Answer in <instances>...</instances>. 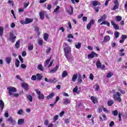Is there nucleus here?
I'll use <instances>...</instances> for the list:
<instances>
[{
    "mask_svg": "<svg viewBox=\"0 0 127 127\" xmlns=\"http://www.w3.org/2000/svg\"><path fill=\"white\" fill-rule=\"evenodd\" d=\"M106 18H107V15H106V14H104L101 16L100 19L98 20V22H102V21H105Z\"/></svg>",
    "mask_w": 127,
    "mask_h": 127,
    "instance_id": "10",
    "label": "nucleus"
},
{
    "mask_svg": "<svg viewBox=\"0 0 127 127\" xmlns=\"http://www.w3.org/2000/svg\"><path fill=\"white\" fill-rule=\"evenodd\" d=\"M112 114L113 115L115 116V117H117V116H118L119 113L118 112V111L117 110H115L112 112Z\"/></svg>",
    "mask_w": 127,
    "mask_h": 127,
    "instance_id": "41",
    "label": "nucleus"
},
{
    "mask_svg": "<svg viewBox=\"0 0 127 127\" xmlns=\"http://www.w3.org/2000/svg\"><path fill=\"white\" fill-rule=\"evenodd\" d=\"M102 66V64L101 63V61H100L99 60H98L96 62V67L98 69H99V68H101Z\"/></svg>",
    "mask_w": 127,
    "mask_h": 127,
    "instance_id": "20",
    "label": "nucleus"
},
{
    "mask_svg": "<svg viewBox=\"0 0 127 127\" xmlns=\"http://www.w3.org/2000/svg\"><path fill=\"white\" fill-rule=\"evenodd\" d=\"M22 56L23 57H25L26 56V51H23L22 53Z\"/></svg>",
    "mask_w": 127,
    "mask_h": 127,
    "instance_id": "62",
    "label": "nucleus"
},
{
    "mask_svg": "<svg viewBox=\"0 0 127 127\" xmlns=\"http://www.w3.org/2000/svg\"><path fill=\"white\" fill-rule=\"evenodd\" d=\"M88 58H94V57H98V54L94 52H92L91 54L88 55Z\"/></svg>",
    "mask_w": 127,
    "mask_h": 127,
    "instance_id": "9",
    "label": "nucleus"
},
{
    "mask_svg": "<svg viewBox=\"0 0 127 127\" xmlns=\"http://www.w3.org/2000/svg\"><path fill=\"white\" fill-rule=\"evenodd\" d=\"M89 79H90V80H94V75H93V74L91 73L89 75Z\"/></svg>",
    "mask_w": 127,
    "mask_h": 127,
    "instance_id": "57",
    "label": "nucleus"
},
{
    "mask_svg": "<svg viewBox=\"0 0 127 127\" xmlns=\"http://www.w3.org/2000/svg\"><path fill=\"white\" fill-rule=\"evenodd\" d=\"M114 35L116 38H119V36H120V33L118 31H116L114 33Z\"/></svg>",
    "mask_w": 127,
    "mask_h": 127,
    "instance_id": "39",
    "label": "nucleus"
},
{
    "mask_svg": "<svg viewBox=\"0 0 127 127\" xmlns=\"http://www.w3.org/2000/svg\"><path fill=\"white\" fill-rule=\"evenodd\" d=\"M67 61L69 62V63H72L73 61H74V57L71 56V55H68V56H65Z\"/></svg>",
    "mask_w": 127,
    "mask_h": 127,
    "instance_id": "6",
    "label": "nucleus"
},
{
    "mask_svg": "<svg viewBox=\"0 0 127 127\" xmlns=\"http://www.w3.org/2000/svg\"><path fill=\"white\" fill-rule=\"evenodd\" d=\"M28 50L31 51L33 50V45H31L28 47Z\"/></svg>",
    "mask_w": 127,
    "mask_h": 127,
    "instance_id": "48",
    "label": "nucleus"
},
{
    "mask_svg": "<svg viewBox=\"0 0 127 127\" xmlns=\"http://www.w3.org/2000/svg\"><path fill=\"white\" fill-rule=\"evenodd\" d=\"M38 95L39 97H38V98L39 99V100H42L44 99V95L42 93H40Z\"/></svg>",
    "mask_w": 127,
    "mask_h": 127,
    "instance_id": "33",
    "label": "nucleus"
},
{
    "mask_svg": "<svg viewBox=\"0 0 127 127\" xmlns=\"http://www.w3.org/2000/svg\"><path fill=\"white\" fill-rule=\"evenodd\" d=\"M64 123L65 124H66L67 125H68V124H69V123H70V119H65Z\"/></svg>",
    "mask_w": 127,
    "mask_h": 127,
    "instance_id": "52",
    "label": "nucleus"
},
{
    "mask_svg": "<svg viewBox=\"0 0 127 127\" xmlns=\"http://www.w3.org/2000/svg\"><path fill=\"white\" fill-rule=\"evenodd\" d=\"M4 108V103L2 100H0V109L2 112V110H3V108Z\"/></svg>",
    "mask_w": 127,
    "mask_h": 127,
    "instance_id": "14",
    "label": "nucleus"
},
{
    "mask_svg": "<svg viewBox=\"0 0 127 127\" xmlns=\"http://www.w3.org/2000/svg\"><path fill=\"white\" fill-rule=\"evenodd\" d=\"M21 86H22V88H23V89H24V90H26V91H28V84H27L25 82H24V83H22Z\"/></svg>",
    "mask_w": 127,
    "mask_h": 127,
    "instance_id": "12",
    "label": "nucleus"
},
{
    "mask_svg": "<svg viewBox=\"0 0 127 127\" xmlns=\"http://www.w3.org/2000/svg\"><path fill=\"white\" fill-rule=\"evenodd\" d=\"M92 103L93 104H96V101H97V98L94 97V96H91L90 98Z\"/></svg>",
    "mask_w": 127,
    "mask_h": 127,
    "instance_id": "29",
    "label": "nucleus"
},
{
    "mask_svg": "<svg viewBox=\"0 0 127 127\" xmlns=\"http://www.w3.org/2000/svg\"><path fill=\"white\" fill-rule=\"evenodd\" d=\"M39 15L41 19H44V12H40Z\"/></svg>",
    "mask_w": 127,
    "mask_h": 127,
    "instance_id": "35",
    "label": "nucleus"
},
{
    "mask_svg": "<svg viewBox=\"0 0 127 127\" xmlns=\"http://www.w3.org/2000/svg\"><path fill=\"white\" fill-rule=\"evenodd\" d=\"M83 80H82V75H81V74H79L77 77V83L81 84Z\"/></svg>",
    "mask_w": 127,
    "mask_h": 127,
    "instance_id": "15",
    "label": "nucleus"
},
{
    "mask_svg": "<svg viewBox=\"0 0 127 127\" xmlns=\"http://www.w3.org/2000/svg\"><path fill=\"white\" fill-rule=\"evenodd\" d=\"M51 60V57L46 61V64H45V67L47 66L48 64H49V62H50Z\"/></svg>",
    "mask_w": 127,
    "mask_h": 127,
    "instance_id": "40",
    "label": "nucleus"
},
{
    "mask_svg": "<svg viewBox=\"0 0 127 127\" xmlns=\"http://www.w3.org/2000/svg\"><path fill=\"white\" fill-rule=\"evenodd\" d=\"M54 97V93L52 92L49 96H47L48 100H49V99H52Z\"/></svg>",
    "mask_w": 127,
    "mask_h": 127,
    "instance_id": "32",
    "label": "nucleus"
},
{
    "mask_svg": "<svg viewBox=\"0 0 127 127\" xmlns=\"http://www.w3.org/2000/svg\"><path fill=\"white\" fill-rule=\"evenodd\" d=\"M19 60H18V59H16L15 61V64L17 68H18V67H19Z\"/></svg>",
    "mask_w": 127,
    "mask_h": 127,
    "instance_id": "25",
    "label": "nucleus"
},
{
    "mask_svg": "<svg viewBox=\"0 0 127 127\" xmlns=\"http://www.w3.org/2000/svg\"><path fill=\"white\" fill-rule=\"evenodd\" d=\"M27 98L30 102L32 101L33 98H32V96L31 95H29L27 96Z\"/></svg>",
    "mask_w": 127,
    "mask_h": 127,
    "instance_id": "42",
    "label": "nucleus"
},
{
    "mask_svg": "<svg viewBox=\"0 0 127 127\" xmlns=\"http://www.w3.org/2000/svg\"><path fill=\"white\" fill-rule=\"evenodd\" d=\"M24 123V119H20L18 120V125H19V126L23 125Z\"/></svg>",
    "mask_w": 127,
    "mask_h": 127,
    "instance_id": "21",
    "label": "nucleus"
},
{
    "mask_svg": "<svg viewBox=\"0 0 127 127\" xmlns=\"http://www.w3.org/2000/svg\"><path fill=\"white\" fill-rule=\"evenodd\" d=\"M81 45H82L81 43H76L75 46L77 49H80L81 48Z\"/></svg>",
    "mask_w": 127,
    "mask_h": 127,
    "instance_id": "24",
    "label": "nucleus"
},
{
    "mask_svg": "<svg viewBox=\"0 0 127 127\" xmlns=\"http://www.w3.org/2000/svg\"><path fill=\"white\" fill-rule=\"evenodd\" d=\"M64 52L65 56L71 55V47L69 46L65 47L64 49Z\"/></svg>",
    "mask_w": 127,
    "mask_h": 127,
    "instance_id": "3",
    "label": "nucleus"
},
{
    "mask_svg": "<svg viewBox=\"0 0 127 127\" xmlns=\"http://www.w3.org/2000/svg\"><path fill=\"white\" fill-rule=\"evenodd\" d=\"M19 59L21 61V63H23V59L21 58V56H19Z\"/></svg>",
    "mask_w": 127,
    "mask_h": 127,
    "instance_id": "64",
    "label": "nucleus"
},
{
    "mask_svg": "<svg viewBox=\"0 0 127 127\" xmlns=\"http://www.w3.org/2000/svg\"><path fill=\"white\" fill-rule=\"evenodd\" d=\"M113 126H115V122H114V121L111 122L109 124V127H112Z\"/></svg>",
    "mask_w": 127,
    "mask_h": 127,
    "instance_id": "55",
    "label": "nucleus"
},
{
    "mask_svg": "<svg viewBox=\"0 0 127 127\" xmlns=\"http://www.w3.org/2000/svg\"><path fill=\"white\" fill-rule=\"evenodd\" d=\"M71 100L69 99V98H64L63 99V104L64 105H69V104H70Z\"/></svg>",
    "mask_w": 127,
    "mask_h": 127,
    "instance_id": "5",
    "label": "nucleus"
},
{
    "mask_svg": "<svg viewBox=\"0 0 127 127\" xmlns=\"http://www.w3.org/2000/svg\"><path fill=\"white\" fill-rule=\"evenodd\" d=\"M115 103V101L114 100H109L108 101L107 104L109 107H112L113 105H114V103Z\"/></svg>",
    "mask_w": 127,
    "mask_h": 127,
    "instance_id": "16",
    "label": "nucleus"
},
{
    "mask_svg": "<svg viewBox=\"0 0 127 127\" xmlns=\"http://www.w3.org/2000/svg\"><path fill=\"white\" fill-rule=\"evenodd\" d=\"M119 8V5H115L113 8L112 9V10H116V9H118Z\"/></svg>",
    "mask_w": 127,
    "mask_h": 127,
    "instance_id": "54",
    "label": "nucleus"
},
{
    "mask_svg": "<svg viewBox=\"0 0 127 127\" xmlns=\"http://www.w3.org/2000/svg\"><path fill=\"white\" fill-rule=\"evenodd\" d=\"M122 16H116L117 21H121V20H122Z\"/></svg>",
    "mask_w": 127,
    "mask_h": 127,
    "instance_id": "44",
    "label": "nucleus"
},
{
    "mask_svg": "<svg viewBox=\"0 0 127 127\" xmlns=\"http://www.w3.org/2000/svg\"><path fill=\"white\" fill-rule=\"evenodd\" d=\"M18 96H19L18 93H16V94L13 93V94H12V96H11V97H15V98H17Z\"/></svg>",
    "mask_w": 127,
    "mask_h": 127,
    "instance_id": "53",
    "label": "nucleus"
},
{
    "mask_svg": "<svg viewBox=\"0 0 127 127\" xmlns=\"http://www.w3.org/2000/svg\"><path fill=\"white\" fill-rule=\"evenodd\" d=\"M106 25L107 26H110V22H108V21H104L103 22H102L101 23V25Z\"/></svg>",
    "mask_w": 127,
    "mask_h": 127,
    "instance_id": "27",
    "label": "nucleus"
},
{
    "mask_svg": "<svg viewBox=\"0 0 127 127\" xmlns=\"http://www.w3.org/2000/svg\"><path fill=\"white\" fill-rule=\"evenodd\" d=\"M35 31H36L37 33L38 34H39V27L38 26H36L34 27Z\"/></svg>",
    "mask_w": 127,
    "mask_h": 127,
    "instance_id": "43",
    "label": "nucleus"
},
{
    "mask_svg": "<svg viewBox=\"0 0 127 127\" xmlns=\"http://www.w3.org/2000/svg\"><path fill=\"white\" fill-rule=\"evenodd\" d=\"M50 51H51V48H49L47 50V51H46V53L47 54H49V53H50Z\"/></svg>",
    "mask_w": 127,
    "mask_h": 127,
    "instance_id": "59",
    "label": "nucleus"
},
{
    "mask_svg": "<svg viewBox=\"0 0 127 127\" xmlns=\"http://www.w3.org/2000/svg\"><path fill=\"white\" fill-rule=\"evenodd\" d=\"M20 43V40H18L16 41L15 44V46L16 47V48H19V44Z\"/></svg>",
    "mask_w": 127,
    "mask_h": 127,
    "instance_id": "34",
    "label": "nucleus"
},
{
    "mask_svg": "<svg viewBox=\"0 0 127 127\" xmlns=\"http://www.w3.org/2000/svg\"><path fill=\"white\" fill-rule=\"evenodd\" d=\"M38 70H40V71H41L42 72H43L44 71V69L43 68V66L41 64H40L38 65L37 67Z\"/></svg>",
    "mask_w": 127,
    "mask_h": 127,
    "instance_id": "23",
    "label": "nucleus"
},
{
    "mask_svg": "<svg viewBox=\"0 0 127 127\" xmlns=\"http://www.w3.org/2000/svg\"><path fill=\"white\" fill-rule=\"evenodd\" d=\"M3 34V27L2 26L0 27V36H2Z\"/></svg>",
    "mask_w": 127,
    "mask_h": 127,
    "instance_id": "36",
    "label": "nucleus"
},
{
    "mask_svg": "<svg viewBox=\"0 0 127 127\" xmlns=\"http://www.w3.org/2000/svg\"><path fill=\"white\" fill-rule=\"evenodd\" d=\"M49 36V35H48V34L47 33H45L44 35V39L45 41H47L48 39V37Z\"/></svg>",
    "mask_w": 127,
    "mask_h": 127,
    "instance_id": "37",
    "label": "nucleus"
},
{
    "mask_svg": "<svg viewBox=\"0 0 127 127\" xmlns=\"http://www.w3.org/2000/svg\"><path fill=\"white\" fill-rule=\"evenodd\" d=\"M101 4V3L98 1H93L92 2V5L93 6H97V5H100Z\"/></svg>",
    "mask_w": 127,
    "mask_h": 127,
    "instance_id": "22",
    "label": "nucleus"
},
{
    "mask_svg": "<svg viewBox=\"0 0 127 127\" xmlns=\"http://www.w3.org/2000/svg\"><path fill=\"white\" fill-rule=\"evenodd\" d=\"M94 23H95V20H94L93 19H91L90 21V22L87 24L86 26L87 29L90 30V29L92 27V25H93Z\"/></svg>",
    "mask_w": 127,
    "mask_h": 127,
    "instance_id": "7",
    "label": "nucleus"
},
{
    "mask_svg": "<svg viewBox=\"0 0 127 127\" xmlns=\"http://www.w3.org/2000/svg\"><path fill=\"white\" fill-rule=\"evenodd\" d=\"M111 39V38L109 36H105L104 37V40L102 41L103 43L105 42H109L110 41V40Z\"/></svg>",
    "mask_w": 127,
    "mask_h": 127,
    "instance_id": "13",
    "label": "nucleus"
},
{
    "mask_svg": "<svg viewBox=\"0 0 127 127\" xmlns=\"http://www.w3.org/2000/svg\"><path fill=\"white\" fill-rule=\"evenodd\" d=\"M36 76H37V80H38V81H40V80L42 79V76L40 73L37 74Z\"/></svg>",
    "mask_w": 127,
    "mask_h": 127,
    "instance_id": "31",
    "label": "nucleus"
},
{
    "mask_svg": "<svg viewBox=\"0 0 127 127\" xmlns=\"http://www.w3.org/2000/svg\"><path fill=\"white\" fill-rule=\"evenodd\" d=\"M33 22V19L29 18H26L24 21V24H28V23H30Z\"/></svg>",
    "mask_w": 127,
    "mask_h": 127,
    "instance_id": "11",
    "label": "nucleus"
},
{
    "mask_svg": "<svg viewBox=\"0 0 127 127\" xmlns=\"http://www.w3.org/2000/svg\"><path fill=\"white\" fill-rule=\"evenodd\" d=\"M67 38H74V36L71 34H67Z\"/></svg>",
    "mask_w": 127,
    "mask_h": 127,
    "instance_id": "56",
    "label": "nucleus"
},
{
    "mask_svg": "<svg viewBox=\"0 0 127 127\" xmlns=\"http://www.w3.org/2000/svg\"><path fill=\"white\" fill-rule=\"evenodd\" d=\"M8 121L10 122V123H11V124H14V123H15V121H13V119H12V118H9L8 119Z\"/></svg>",
    "mask_w": 127,
    "mask_h": 127,
    "instance_id": "46",
    "label": "nucleus"
},
{
    "mask_svg": "<svg viewBox=\"0 0 127 127\" xmlns=\"http://www.w3.org/2000/svg\"><path fill=\"white\" fill-rule=\"evenodd\" d=\"M59 68V65H57L54 69H52L51 70L50 73H55V72H56V71L58 70Z\"/></svg>",
    "mask_w": 127,
    "mask_h": 127,
    "instance_id": "17",
    "label": "nucleus"
},
{
    "mask_svg": "<svg viewBox=\"0 0 127 127\" xmlns=\"http://www.w3.org/2000/svg\"><path fill=\"white\" fill-rule=\"evenodd\" d=\"M7 90L8 91V94L9 96H12L14 92H16V88L13 87L9 86L7 88Z\"/></svg>",
    "mask_w": 127,
    "mask_h": 127,
    "instance_id": "2",
    "label": "nucleus"
},
{
    "mask_svg": "<svg viewBox=\"0 0 127 127\" xmlns=\"http://www.w3.org/2000/svg\"><path fill=\"white\" fill-rule=\"evenodd\" d=\"M100 89V86L98 84H96L95 91H99Z\"/></svg>",
    "mask_w": 127,
    "mask_h": 127,
    "instance_id": "58",
    "label": "nucleus"
},
{
    "mask_svg": "<svg viewBox=\"0 0 127 127\" xmlns=\"http://www.w3.org/2000/svg\"><path fill=\"white\" fill-rule=\"evenodd\" d=\"M5 61L7 64H9L11 61V58H9V57L6 58Z\"/></svg>",
    "mask_w": 127,
    "mask_h": 127,
    "instance_id": "26",
    "label": "nucleus"
},
{
    "mask_svg": "<svg viewBox=\"0 0 127 127\" xmlns=\"http://www.w3.org/2000/svg\"><path fill=\"white\" fill-rule=\"evenodd\" d=\"M17 114L18 115H23V114H24V112L22 109H20L17 111Z\"/></svg>",
    "mask_w": 127,
    "mask_h": 127,
    "instance_id": "38",
    "label": "nucleus"
},
{
    "mask_svg": "<svg viewBox=\"0 0 127 127\" xmlns=\"http://www.w3.org/2000/svg\"><path fill=\"white\" fill-rule=\"evenodd\" d=\"M59 118V116L58 115H56L54 117V122H55L56 121H57V120H58Z\"/></svg>",
    "mask_w": 127,
    "mask_h": 127,
    "instance_id": "49",
    "label": "nucleus"
},
{
    "mask_svg": "<svg viewBox=\"0 0 127 127\" xmlns=\"http://www.w3.org/2000/svg\"><path fill=\"white\" fill-rule=\"evenodd\" d=\"M28 5H29V2H28L27 3H26V2L24 3V6L25 8H26V7H27V6H28Z\"/></svg>",
    "mask_w": 127,
    "mask_h": 127,
    "instance_id": "51",
    "label": "nucleus"
},
{
    "mask_svg": "<svg viewBox=\"0 0 127 127\" xmlns=\"http://www.w3.org/2000/svg\"><path fill=\"white\" fill-rule=\"evenodd\" d=\"M73 93H77L78 92V86H75V88L73 89Z\"/></svg>",
    "mask_w": 127,
    "mask_h": 127,
    "instance_id": "50",
    "label": "nucleus"
},
{
    "mask_svg": "<svg viewBox=\"0 0 127 127\" xmlns=\"http://www.w3.org/2000/svg\"><path fill=\"white\" fill-rule=\"evenodd\" d=\"M67 11L69 14H72L73 13V7L71 6L70 8L67 10Z\"/></svg>",
    "mask_w": 127,
    "mask_h": 127,
    "instance_id": "30",
    "label": "nucleus"
},
{
    "mask_svg": "<svg viewBox=\"0 0 127 127\" xmlns=\"http://www.w3.org/2000/svg\"><path fill=\"white\" fill-rule=\"evenodd\" d=\"M121 96H122V94H121V93H120L119 92L114 94L113 97L114 101L119 102V103H121V102H122V98H121Z\"/></svg>",
    "mask_w": 127,
    "mask_h": 127,
    "instance_id": "1",
    "label": "nucleus"
},
{
    "mask_svg": "<svg viewBox=\"0 0 127 127\" xmlns=\"http://www.w3.org/2000/svg\"><path fill=\"white\" fill-rule=\"evenodd\" d=\"M9 39L10 41H11V42H12L13 43L15 42V39H16V36L14 35V34H13V32H10Z\"/></svg>",
    "mask_w": 127,
    "mask_h": 127,
    "instance_id": "4",
    "label": "nucleus"
},
{
    "mask_svg": "<svg viewBox=\"0 0 127 127\" xmlns=\"http://www.w3.org/2000/svg\"><path fill=\"white\" fill-rule=\"evenodd\" d=\"M116 45H117V44H116L115 42H112L111 43V46H112V47H113V48L116 47Z\"/></svg>",
    "mask_w": 127,
    "mask_h": 127,
    "instance_id": "61",
    "label": "nucleus"
},
{
    "mask_svg": "<svg viewBox=\"0 0 127 127\" xmlns=\"http://www.w3.org/2000/svg\"><path fill=\"white\" fill-rule=\"evenodd\" d=\"M66 76H68V72H67V71L65 70L63 72L62 77V78H65Z\"/></svg>",
    "mask_w": 127,
    "mask_h": 127,
    "instance_id": "28",
    "label": "nucleus"
},
{
    "mask_svg": "<svg viewBox=\"0 0 127 127\" xmlns=\"http://www.w3.org/2000/svg\"><path fill=\"white\" fill-rule=\"evenodd\" d=\"M122 39H123L124 40L127 39V36L126 35H122Z\"/></svg>",
    "mask_w": 127,
    "mask_h": 127,
    "instance_id": "60",
    "label": "nucleus"
},
{
    "mask_svg": "<svg viewBox=\"0 0 127 127\" xmlns=\"http://www.w3.org/2000/svg\"><path fill=\"white\" fill-rule=\"evenodd\" d=\"M111 25L113 26L114 28L116 29V30H119L120 29V27L119 25L115 23V21L111 20Z\"/></svg>",
    "mask_w": 127,
    "mask_h": 127,
    "instance_id": "8",
    "label": "nucleus"
},
{
    "mask_svg": "<svg viewBox=\"0 0 127 127\" xmlns=\"http://www.w3.org/2000/svg\"><path fill=\"white\" fill-rule=\"evenodd\" d=\"M112 76H113V73L112 72H109L107 74L106 77L107 78H111V77H112Z\"/></svg>",
    "mask_w": 127,
    "mask_h": 127,
    "instance_id": "47",
    "label": "nucleus"
},
{
    "mask_svg": "<svg viewBox=\"0 0 127 127\" xmlns=\"http://www.w3.org/2000/svg\"><path fill=\"white\" fill-rule=\"evenodd\" d=\"M31 79L32 80V81H36V79H37V77H36V75H34L32 76Z\"/></svg>",
    "mask_w": 127,
    "mask_h": 127,
    "instance_id": "45",
    "label": "nucleus"
},
{
    "mask_svg": "<svg viewBox=\"0 0 127 127\" xmlns=\"http://www.w3.org/2000/svg\"><path fill=\"white\" fill-rule=\"evenodd\" d=\"M58 80L56 78H54L53 79H49V83H56Z\"/></svg>",
    "mask_w": 127,
    "mask_h": 127,
    "instance_id": "19",
    "label": "nucleus"
},
{
    "mask_svg": "<svg viewBox=\"0 0 127 127\" xmlns=\"http://www.w3.org/2000/svg\"><path fill=\"white\" fill-rule=\"evenodd\" d=\"M77 78H78V74L77 73H75L72 77V82H76V80H77Z\"/></svg>",
    "mask_w": 127,
    "mask_h": 127,
    "instance_id": "18",
    "label": "nucleus"
},
{
    "mask_svg": "<svg viewBox=\"0 0 127 127\" xmlns=\"http://www.w3.org/2000/svg\"><path fill=\"white\" fill-rule=\"evenodd\" d=\"M21 68H22V69H25V68H26V65H25L23 64H21Z\"/></svg>",
    "mask_w": 127,
    "mask_h": 127,
    "instance_id": "63",
    "label": "nucleus"
}]
</instances>
